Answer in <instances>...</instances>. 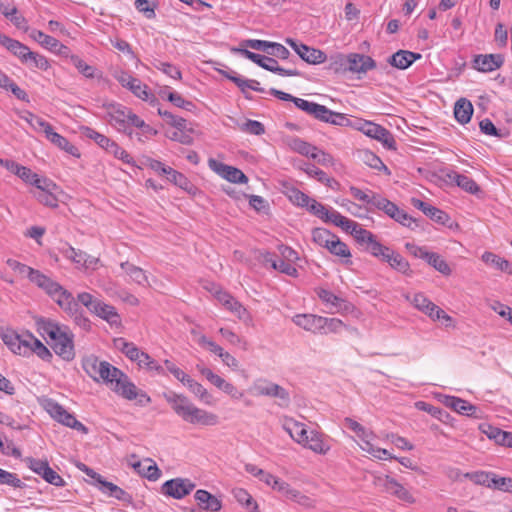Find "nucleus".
Segmentation results:
<instances>
[{"instance_id": "obj_1", "label": "nucleus", "mask_w": 512, "mask_h": 512, "mask_svg": "<svg viewBox=\"0 0 512 512\" xmlns=\"http://www.w3.org/2000/svg\"><path fill=\"white\" fill-rule=\"evenodd\" d=\"M83 369L95 381L104 382L113 392L126 400H136L140 406L151 403V397L138 389L130 378L119 368L96 357L87 358Z\"/></svg>"}, {"instance_id": "obj_2", "label": "nucleus", "mask_w": 512, "mask_h": 512, "mask_svg": "<svg viewBox=\"0 0 512 512\" xmlns=\"http://www.w3.org/2000/svg\"><path fill=\"white\" fill-rule=\"evenodd\" d=\"M35 325L42 337L50 339V345L59 357L65 361L75 358L74 334L68 326L45 317L35 318Z\"/></svg>"}, {"instance_id": "obj_3", "label": "nucleus", "mask_w": 512, "mask_h": 512, "mask_svg": "<svg viewBox=\"0 0 512 512\" xmlns=\"http://www.w3.org/2000/svg\"><path fill=\"white\" fill-rule=\"evenodd\" d=\"M172 410L183 421L193 425L214 426L219 422L216 414L195 406L187 396L170 391L163 394Z\"/></svg>"}, {"instance_id": "obj_4", "label": "nucleus", "mask_w": 512, "mask_h": 512, "mask_svg": "<svg viewBox=\"0 0 512 512\" xmlns=\"http://www.w3.org/2000/svg\"><path fill=\"white\" fill-rule=\"evenodd\" d=\"M31 282L42 289L59 307L66 313H74L77 310V302L72 293L66 290L58 282L37 270Z\"/></svg>"}, {"instance_id": "obj_5", "label": "nucleus", "mask_w": 512, "mask_h": 512, "mask_svg": "<svg viewBox=\"0 0 512 512\" xmlns=\"http://www.w3.org/2000/svg\"><path fill=\"white\" fill-rule=\"evenodd\" d=\"M130 108L124 105L116 104L109 107L107 113L109 124L118 132L124 133L130 139H133L134 117H137Z\"/></svg>"}, {"instance_id": "obj_6", "label": "nucleus", "mask_w": 512, "mask_h": 512, "mask_svg": "<svg viewBox=\"0 0 512 512\" xmlns=\"http://www.w3.org/2000/svg\"><path fill=\"white\" fill-rule=\"evenodd\" d=\"M232 52L240 53L245 58L257 64L261 68L276 73L280 76H300L297 69H285L278 65L276 59L252 52L246 48H232Z\"/></svg>"}, {"instance_id": "obj_7", "label": "nucleus", "mask_w": 512, "mask_h": 512, "mask_svg": "<svg viewBox=\"0 0 512 512\" xmlns=\"http://www.w3.org/2000/svg\"><path fill=\"white\" fill-rule=\"evenodd\" d=\"M354 128L361 131L366 136L375 139L390 150H396V141L392 133L383 126L368 120H355Z\"/></svg>"}, {"instance_id": "obj_8", "label": "nucleus", "mask_w": 512, "mask_h": 512, "mask_svg": "<svg viewBox=\"0 0 512 512\" xmlns=\"http://www.w3.org/2000/svg\"><path fill=\"white\" fill-rule=\"evenodd\" d=\"M3 342L15 354L21 356H29L32 354L33 342L37 338L29 331L17 333L15 331H8L2 336Z\"/></svg>"}, {"instance_id": "obj_9", "label": "nucleus", "mask_w": 512, "mask_h": 512, "mask_svg": "<svg viewBox=\"0 0 512 512\" xmlns=\"http://www.w3.org/2000/svg\"><path fill=\"white\" fill-rule=\"evenodd\" d=\"M406 299L409 300L416 309L423 312L434 321L443 319L449 322L452 320L444 310L431 302L423 293H416L412 297L407 295Z\"/></svg>"}, {"instance_id": "obj_10", "label": "nucleus", "mask_w": 512, "mask_h": 512, "mask_svg": "<svg viewBox=\"0 0 512 512\" xmlns=\"http://www.w3.org/2000/svg\"><path fill=\"white\" fill-rule=\"evenodd\" d=\"M26 463L34 473L40 475L49 484L57 487L65 486L64 479L49 466L46 460L29 457L26 459Z\"/></svg>"}, {"instance_id": "obj_11", "label": "nucleus", "mask_w": 512, "mask_h": 512, "mask_svg": "<svg viewBox=\"0 0 512 512\" xmlns=\"http://www.w3.org/2000/svg\"><path fill=\"white\" fill-rule=\"evenodd\" d=\"M47 410L50 415L59 423L69 428L75 429L83 434L88 433V428L57 402H49Z\"/></svg>"}, {"instance_id": "obj_12", "label": "nucleus", "mask_w": 512, "mask_h": 512, "mask_svg": "<svg viewBox=\"0 0 512 512\" xmlns=\"http://www.w3.org/2000/svg\"><path fill=\"white\" fill-rule=\"evenodd\" d=\"M285 42L298 54V56L303 61L307 62L308 64H321L327 60V55L320 49L310 47L303 43H298L292 38H286Z\"/></svg>"}, {"instance_id": "obj_13", "label": "nucleus", "mask_w": 512, "mask_h": 512, "mask_svg": "<svg viewBox=\"0 0 512 512\" xmlns=\"http://www.w3.org/2000/svg\"><path fill=\"white\" fill-rule=\"evenodd\" d=\"M378 481L386 493L396 497L400 501L407 504H414L416 502L412 493L395 478L386 475L384 478H378Z\"/></svg>"}, {"instance_id": "obj_14", "label": "nucleus", "mask_w": 512, "mask_h": 512, "mask_svg": "<svg viewBox=\"0 0 512 512\" xmlns=\"http://www.w3.org/2000/svg\"><path fill=\"white\" fill-rule=\"evenodd\" d=\"M208 165L211 170L231 183L245 184L248 182V177L236 167L219 162L213 158L208 160Z\"/></svg>"}, {"instance_id": "obj_15", "label": "nucleus", "mask_w": 512, "mask_h": 512, "mask_svg": "<svg viewBox=\"0 0 512 512\" xmlns=\"http://www.w3.org/2000/svg\"><path fill=\"white\" fill-rule=\"evenodd\" d=\"M194 488L195 484L189 479L175 478L166 481L162 485L161 491L167 496L173 497L175 499H182L186 495H189Z\"/></svg>"}, {"instance_id": "obj_16", "label": "nucleus", "mask_w": 512, "mask_h": 512, "mask_svg": "<svg viewBox=\"0 0 512 512\" xmlns=\"http://www.w3.org/2000/svg\"><path fill=\"white\" fill-rule=\"evenodd\" d=\"M376 61L364 54L349 53L347 54V73L366 74L368 71L376 68Z\"/></svg>"}, {"instance_id": "obj_17", "label": "nucleus", "mask_w": 512, "mask_h": 512, "mask_svg": "<svg viewBox=\"0 0 512 512\" xmlns=\"http://www.w3.org/2000/svg\"><path fill=\"white\" fill-rule=\"evenodd\" d=\"M354 238L359 244L366 245L365 250L373 257L378 258L382 251H388V246L381 244L371 231L362 227L355 231Z\"/></svg>"}, {"instance_id": "obj_18", "label": "nucleus", "mask_w": 512, "mask_h": 512, "mask_svg": "<svg viewBox=\"0 0 512 512\" xmlns=\"http://www.w3.org/2000/svg\"><path fill=\"white\" fill-rule=\"evenodd\" d=\"M503 63L501 54H479L474 56L472 66L479 72L487 73L500 68Z\"/></svg>"}, {"instance_id": "obj_19", "label": "nucleus", "mask_w": 512, "mask_h": 512, "mask_svg": "<svg viewBox=\"0 0 512 512\" xmlns=\"http://www.w3.org/2000/svg\"><path fill=\"white\" fill-rule=\"evenodd\" d=\"M92 314L105 320L112 327H120L122 324L121 317L116 308L110 304L104 303L102 300L96 303Z\"/></svg>"}, {"instance_id": "obj_20", "label": "nucleus", "mask_w": 512, "mask_h": 512, "mask_svg": "<svg viewBox=\"0 0 512 512\" xmlns=\"http://www.w3.org/2000/svg\"><path fill=\"white\" fill-rule=\"evenodd\" d=\"M278 492H280L287 499L298 503L305 508H312L315 506V500L307 495L302 494L299 490L293 488L289 483H278Z\"/></svg>"}, {"instance_id": "obj_21", "label": "nucleus", "mask_w": 512, "mask_h": 512, "mask_svg": "<svg viewBox=\"0 0 512 512\" xmlns=\"http://www.w3.org/2000/svg\"><path fill=\"white\" fill-rule=\"evenodd\" d=\"M323 221L331 222L335 226L341 227L345 232H349L353 237L355 236V231H358V229L362 227L357 222L341 215L336 210L328 209L327 215L324 217Z\"/></svg>"}, {"instance_id": "obj_22", "label": "nucleus", "mask_w": 512, "mask_h": 512, "mask_svg": "<svg viewBox=\"0 0 512 512\" xmlns=\"http://www.w3.org/2000/svg\"><path fill=\"white\" fill-rule=\"evenodd\" d=\"M302 446L320 455L327 454L331 449V446L325 439L324 434L316 430L309 431L306 442H304Z\"/></svg>"}, {"instance_id": "obj_23", "label": "nucleus", "mask_w": 512, "mask_h": 512, "mask_svg": "<svg viewBox=\"0 0 512 512\" xmlns=\"http://www.w3.org/2000/svg\"><path fill=\"white\" fill-rule=\"evenodd\" d=\"M0 44L5 47L9 52L16 56L21 63L27 64V54L30 49L18 40L12 39L9 36L0 33Z\"/></svg>"}, {"instance_id": "obj_24", "label": "nucleus", "mask_w": 512, "mask_h": 512, "mask_svg": "<svg viewBox=\"0 0 512 512\" xmlns=\"http://www.w3.org/2000/svg\"><path fill=\"white\" fill-rule=\"evenodd\" d=\"M420 53L408 50H398L388 58V63L398 69L404 70L409 68L416 60L421 59Z\"/></svg>"}, {"instance_id": "obj_25", "label": "nucleus", "mask_w": 512, "mask_h": 512, "mask_svg": "<svg viewBox=\"0 0 512 512\" xmlns=\"http://www.w3.org/2000/svg\"><path fill=\"white\" fill-rule=\"evenodd\" d=\"M481 430L489 439L494 440L496 444L512 448L511 432L504 431L489 424L482 425Z\"/></svg>"}, {"instance_id": "obj_26", "label": "nucleus", "mask_w": 512, "mask_h": 512, "mask_svg": "<svg viewBox=\"0 0 512 512\" xmlns=\"http://www.w3.org/2000/svg\"><path fill=\"white\" fill-rule=\"evenodd\" d=\"M194 498L201 509L211 512H218L222 508L221 501L206 490H197L194 494Z\"/></svg>"}, {"instance_id": "obj_27", "label": "nucleus", "mask_w": 512, "mask_h": 512, "mask_svg": "<svg viewBox=\"0 0 512 512\" xmlns=\"http://www.w3.org/2000/svg\"><path fill=\"white\" fill-rule=\"evenodd\" d=\"M322 316L315 314H297L293 317V322L306 331L317 334L321 331Z\"/></svg>"}, {"instance_id": "obj_28", "label": "nucleus", "mask_w": 512, "mask_h": 512, "mask_svg": "<svg viewBox=\"0 0 512 512\" xmlns=\"http://www.w3.org/2000/svg\"><path fill=\"white\" fill-rule=\"evenodd\" d=\"M447 178L454 182L458 187L470 194H478L480 186L470 177L459 174L455 171H450L446 174Z\"/></svg>"}, {"instance_id": "obj_29", "label": "nucleus", "mask_w": 512, "mask_h": 512, "mask_svg": "<svg viewBox=\"0 0 512 512\" xmlns=\"http://www.w3.org/2000/svg\"><path fill=\"white\" fill-rule=\"evenodd\" d=\"M98 488L99 490L107 494L110 497H113L117 500L130 502L132 500V496L128 494L125 490L120 488L119 486L115 485L112 482L106 481L103 477L98 482Z\"/></svg>"}, {"instance_id": "obj_30", "label": "nucleus", "mask_w": 512, "mask_h": 512, "mask_svg": "<svg viewBox=\"0 0 512 512\" xmlns=\"http://www.w3.org/2000/svg\"><path fill=\"white\" fill-rule=\"evenodd\" d=\"M444 404L455 412L467 416L473 415L477 410L474 405L456 396H445Z\"/></svg>"}, {"instance_id": "obj_31", "label": "nucleus", "mask_w": 512, "mask_h": 512, "mask_svg": "<svg viewBox=\"0 0 512 512\" xmlns=\"http://www.w3.org/2000/svg\"><path fill=\"white\" fill-rule=\"evenodd\" d=\"M167 180L189 194L194 195L197 191V187L183 173L172 167L168 170Z\"/></svg>"}, {"instance_id": "obj_32", "label": "nucleus", "mask_w": 512, "mask_h": 512, "mask_svg": "<svg viewBox=\"0 0 512 512\" xmlns=\"http://www.w3.org/2000/svg\"><path fill=\"white\" fill-rule=\"evenodd\" d=\"M30 37L37 41L41 46L50 50L56 51L57 48L68 50V47L60 43L56 38L43 33L40 30L33 29L30 32Z\"/></svg>"}, {"instance_id": "obj_33", "label": "nucleus", "mask_w": 512, "mask_h": 512, "mask_svg": "<svg viewBox=\"0 0 512 512\" xmlns=\"http://www.w3.org/2000/svg\"><path fill=\"white\" fill-rule=\"evenodd\" d=\"M284 430L290 435V437L300 445L306 442L309 431L303 423L290 420L284 424Z\"/></svg>"}, {"instance_id": "obj_34", "label": "nucleus", "mask_w": 512, "mask_h": 512, "mask_svg": "<svg viewBox=\"0 0 512 512\" xmlns=\"http://www.w3.org/2000/svg\"><path fill=\"white\" fill-rule=\"evenodd\" d=\"M132 467L140 475L152 481L157 480L161 475L160 469L151 459H146L144 462L136 461L132 464Z\"/></svg>"}, {"instance_id": "obj_35", "label": "nucleus", "mask_w": 512, "mask_h": 512, "mask_svg": "<svg viewBox=\"0 0 512 512\" xmlns=\"http://www.w3.org/2000/svg\"><path fill=\"white\" fill-rule=\"evenodd\" d=\"M473 111L472 103L466 98H461L455 103L454 116L460 124H467L470 122Z\"/></svg>"}, {"instance_id": "obj_36", "label": "nucleus", "mask_w": 512, "mask_h": 512, "mask_svg": "<svg viewBox=\"0 0 512 512\" xmlns=\"http://www.w3.org/2000/svg\"><path fill=\"white\" fill-rule=\"evenodd\" d=\"M45 137L55 146L64 150L68 154L74 157H80L78 148L71 144L65 137L58 134L57 132H54L53 128L48 132V134Z\"/></svg>"}, {"instance_id": "obj_37", "label": "nucleus", "mask_w": 512, "mask_h": 512, "mask_svg": "<svg viewBox=\"0 0 512 512\" xmlns=\"http://www.w3.org/2000/svg\"><path fill=\"white\" fill-rule=\"evenodd\" d=\"M127 89L143 101H147L150 104H154L157 102V98L151 92L149 87L138 78H135Z\"/></svg>"}, {"instance_id": "obj_38", "label": "nucleus", "mask_w": 512, "mask_h": 512, "mask_svg": "<svg viewBox=\"0 0 512 512\" xmlns=\"http://www.w3.org/2000/svg\"><path fill=\"white\" fill-rule=\"evenodd\" d=\"M318 296L323 302L331 304V305L337 307L341 311L349 312L354 308V306L350 302L346 301L343 298L336 296L334 293H332L329 290H326V289L320 290L318 293Z\"/></svg>"}, {"instance_id": "obj_39", "label": "nucleus", "mask_w": 512, "mask_h": 512, "mask_svg": "<svg viewBox=\"0 0 512 512\" xmlns=\"http://www.w3.org/2000/svg\"><path fill=\"white\" fill-rule=\"evenodd\" d=\"M320 121L342 127L350 126L354 128L355 125V121L350 120L345 114L334 112L326 106L325 112L323 113V117H321Z\"/></svg>"}, {"instance_id": "obj_40", "label": "nucleus", "mask_w": 512, "mask_h": 512, "mask_svg": "<svg viewBox=\"0 0 512 512\" xmlns=\"http://www.w3.org/2000/svg\"><path fill=\"white\" fill-rule=\"evenodd\" d=\"M120 266L130 276L132 281H134L138 285H149L148 277L142 268L135 266L129 263L128 261L122 262Z\"/></svg>"}, {"instance_id": "obj_41", "label": "nucleus", "mask_w": 512, "mask_h": 512, "mask_svg": "<svg viewBox=\"0 0 512 512\" xmlns=\"http://www.w3.org/2000/svg\"><path fill=\"white\" fill-rule=\"evenodd\" d=\"M295 106L319 121L321 120V117H323V113L325 112L324 105L315 102H310L302 98H298L297 101H295Z\"/></svg>"}, {"instance_id": "obj_42", "label": "nucleus", "mask_w": 512, "mask_h": 512, "mask_svg": "<svg viewBox=\"0 0 512 512\" xmlns=\"http://www.w3.org/2000/svg\"><path fill=\"white\" fill-rule=\"evenodd\" d=\"M114 344L131 361L139 360L142 351L134 343L120 337L114 340Z\"/></svg>"}, {"instance_id": "obj_43", "label": "nucleus", "mask_w": 512, "mask_h": 512, "mask_svg": "<svg viewBox=\"0 0 512 512\" xmlns=\"http://www.w3.org/2000/svg\"><path fill=\"white\" fill-rule=\"evenodd\" d=\"M482 261L486 264L494 266L496 269L504 272H508L512 274L511 264L508 260L492 253V252H484L482 254Z\"/></svg>"}, {"instance_id": "obj_44", "label": "nucleus", "mask_w": 512, "mask_h": 512, "mask_svg": "<svg viewBox=\"0 0 512 512\" xmlns=\"http://www.w3.org/2000/svg\"><path fill=\"white\" fill-rule=\"evenodd\" d=\"M232 494L236 501L244 506L248 512H257L258 505L253 500L252 496L243 488H235Z\"/></svg>"}, {"instance_id": "obj_45", "label": "nucleus", "mask_w": 512, "mask_h": 512, "mask_svg": "<svg viewBox=\"0 0 512 512\" xmlns=\"http://www.w3.org/2000/svg\"><path fill=\"white\" fill-rule=\"evenodd\" d=\"M327 69L335 74L347 73V54L336 53L329 57Z\"/></svg>"}, {"instance_id": "obj_46", "label": "nucleus", "mask_w": 512, "mask_h": 512, "mask_svg": "<svg viewBox=\"0 0 512 512\" xmlns=\"http://www.w3.org/2000/svg\"><path fill=\"white\" fill-rule=\"evenodd\" d=\"M361 160L368 165L369 167L384 171L387 175H390V170L383 163V161L373 152L369 150H364L360 152Z\"/></svg>"}, {"instance_id": "obj_47", "label": "nucleus", "mask_w": 512, "mask_h": 512, "mask_svg": "<svg viewBox=\"0 0 512 512\" xmlns=\"http://www.w3.org/2000/svg\"><path fill=\"white\" fill-rule=\"evenodd\" d=\"M494 472L475 471L464 473L463 477L469 479L476 485L491 488Z\"/></svg>"}, {"instance_id": "obj_48", "label": "nucleus", "mask_w": 512, "mask_h": 512, "mask_svg": "<svg viewBox=\"0 0 512 512\" xmlns=\"http://www.w3.org/2000/svg\"><path fill=\"white\" fill-rule=\"evenodd\" d=\"M348 328L345 323L338 318H321V331L319 334L339 333L342 329Z\"/></svg>"}, {"instance_id": "obj_49", "label": "nucleus", "mask_w": 512, "mask_h": 512, "mask_svg": "<svg viewBox=\"0 0 512 512\" xmlns=\"http://www.w3.org/2000/svg\"><path fill=\"white\" fill-rule=\"evenodd\" d=\"M301 170H303L310 177L316 178L319 182L324 183L329 187H332V183H336V181L333 178L328 177V175L324 171H322L313 164L305 163L301 167Z\"/></svg>"}, {"instance_id": "obj_50", "label": "nucleus", "mask_w": 512, "mask_h": 512, "mask_svg": "<svg viewBox=\"0 0 512 512\" xmlns=\"http://www.w3.org/2000/svg\"><path fill=\"white\" fill-rule=\"evenodd\" d=\"M59 251L66 259L75 263L78 268H83V261L85 256L84 251L77 250L67 243L63 247L59 248Z\"/></svg>"}, {"instance_id": "obj_51", "label": "nucleus", "mask_w": 512, "mask_h": 512, "mask_svg": "<svg viewBox=\"0 0 512 512\" xmlns=\"http://www.w3.org/2000/svg\"><path fill=\"white\" fill-rule=\"evenodd\" d=\"M425 261L429 265H431L435 270H437L438 272L445 276L450 275L452 272L448 263L439 254L435 252H429Z\"/></svg>"}, {"instance_id": "obj_52", "label": "nucleus", "mask_w": 512, "mask_h": 512, "mask_svg": "<svg viewBox=\"0 0 512 512\" xmlns=\"http://www.w3.org/2000/svg\"><path fill=\"white\" fill-rule=\"evenodd\" d=\"M224 307L245 323L252 320L247 309L234 297Z\"/></svg>"}, {"instance_id": "obj_53", "label": "nucleus", "mask_w": 512, "mask_h": 512, "mask_svg": "<svg viewBox=\"0 0 512 512\" xmlns=\"http://www.w3.org/2000/svg\"><path fill=\"white\" fill-rule=\"evenodd\" d=\"M389 266L404 275L412 274L409 262L397 251L394 252L392 258H390Z\"/></svg>"}, {"instance_id": "obj_54", "label": "nucleus", "mask_w": 512, "mask_h": 512, "mask_svg": "<svg viewBox=\"0 0 512 512\" xmlns=\"http://www.w3.org/2000/svg\"><path fill=\"white\" fill-rule=\"evenodd\" d=\"M84 134L86 137L94 140L106 152L109 151L110 147L115 142L112 139L108 138L107 136H105L89 127L85 128Z\"/></svg>"}, {"instance_id": "obj_55", "label": "nucleus", "mask_w": 512, "mask_h": 512, "mask_svg": "<svg viewBox=\"0 0 512 512\" xmlns=\"http://www.w3.org/2000/svg\"><path fill=\"white\" fill-rule=\"evenodd\" d=\"M349 191L355 199L365 203L366 205H369L370 207L368 209H371V207H373L374 202L378 196L377 193H375L371 190H369L368 192H365L355 186H351L349 188Z\"/></svg>"}, {"instance_id": "obj_56", "label": "nucleus", "mask_w": 512, "mask_h": 512, "mask_svg": "<svg viewBox=\"0 0 512 512\" xmlns=\"http://www.w3.org/2000/svg\"><path fill=\"white\" fill-rule=\"evenodd\" d=\"M287 197L292 204L301 208H305L311 202V197L295 187L287 191Z\"/></svg>"}, {"instance_id": "obj_57", "label": "nucleus", "mask_w": 512, "mask_h": 512, "mask_svg": "<svg viewBox=\"0 0 512 512\" xmlns=\"http://www.w3.org/2000/svg\"><path fill=\"white\" fill-rule=\"evenodd\" d=\"M6 264L15 272L20 274L21 276H26L30 281L32 280L33 276L36 274L37 269H34L30 266H27L26 264H23L15 259L9 258L6 261Z\"/></svg>"}, {"instance_id": "obj_58", "label": "nucleus", "mask_w": 512, "mask_h": 512, "mask_svg": "<svg viewBox=\"0 0 512 512\" xmlns=\"http://www.w3.org/2000/svg\"><path fill=\"white\" fill-rule=\"evenodd\" d=\"M33 66L35 68H38L42 71H47L50 68V63L48 59L36 52H33L30 50L29 54H27V64Z\"/></svg>"}, {"instance_id": "obj_59", "label": "nucleus", "mask_w": 512, "mask_h": 512, "mask_svg": "<svg viewBox=\"0 0 512 512\" xmlns=\"http://www.w3.org/2000/svg\"><path fill=\"white\" fill-rule=\"evenodd\" d=\"M71 63L77 68V70L86 78H93L95 75V68L91 65H88L85 61H83L77 55H71L70 57Z\"/></svg>"}, {"instance_id": "obj_60", "label": "nucleus", "mask_w": 512, "mask_h": 512, "mask_svg": "<svg viewBox=\"0 0 512 512\" xmlns=\"http://www.w3.org/2000/svg\"><path fill=\"white\" fill-rule=\"evenodd\" d=\"M270 395L269 397L277 398L278 405L281 407H288L290 404V394L289 392L283 388L282 386L275 383V385L272 387V390L269 391Z\"/></svg>"}, {"instance_id": "obj_61", "label": "nucleus", "mask_w": 512, "mask_h": 512, "mask_svg": "<svg viewBox=\"0 0 512 512\" xmlns=\"http://www.w3.org/2000/svg\"><path fill=\"white\" fill-rule=\"evenodd\" d=\"M158 114L171 126L176 129H186L187 121L186 119L176 116L169 111L158 109Z\"/></svg>"}, {"instance_id": "obj_62", "label": "nucleus", "mask_w": 512, "mask_h": 512, "mask_svg": "<svg viewBox=\"0 0 512 512\" xmlns=\"http://www.w3.org/2000/svg\"><path fill=\"white\" fill-rule=\"evenodd\" d=\"M289 145L295 152H298L299 154L307 157H310L312 152L315 151L314 145L300 138H293Z\"/></svg>"}, {"instance_id": "obj_63", "label": "nucleus", "mask_w": 512, "mask_h": 512, "mask_svg": "<svg viewBox=\"0 0 512 512\" xmlns=\"http://www.w3.org/2000/svg\"><path fill=\"white\" fill-rule=\"evenodd\" d=\"M491 489L512 493V478L501 477L494 473Z\"/></svg>"}, {"instance_id": "obj_64", "label": "nucleus", "mask_w": 512, "mask_h": 512, "mask_svg": "<svg viewBox=\"0 0 512 512\" xmlns=\"http://www.w3.org/2000/svg\"><path fill=\"white\" fill-rule=\"evenodd\" d=\"M312 239L317 245L325 247L330 239H334V234L325 228L318 227L312 230Z\"/></svg>"}]
</instances>
